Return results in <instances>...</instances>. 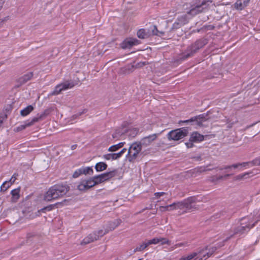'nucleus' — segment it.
I'll return each mask as SVG.
<instances>
[{"label":"nucleus","instance_id":"nucleus-1","mask_svg":"<svg viewBox=\"0 0 260 260\" xmlns=\"http://www.w3.org/2000/svg\"><path fill=\"white\" fill-rule=\"evenodd\" d=\"M69 187L66 185H56L51 187L44 194L43 200L50 202L63 197L68 192Z\"/></svg>","mask_w":260,"mask_h":260},{"label":"nucleus","instance_id":"nucleus-2","mask_svg":"<svg viewBox=\"0 0 260 260\" xmlns=\"http://www.w3.org/2000/svg\"><path fill=\"white\" fill-rule=\"evenodd\" d=\"M213 251V248L211 250L206 247L198 251L184 255L180 257L179 260H206L211 255Z\"/></svg>","mask_w":260,"mask_h":260},{"label":"nucleus","instance_id":"nucleus-3","mask_svg":"<svg viewBox=\"0 0 260 260\" xmlns=\"http://www.w3.org/2000/svg\"><path fill=\"white\" fill-rule=\"evenodd\" d=\"M198 202L197 198L195 197H191L181 201L175 202L176 210L186 209L187 210L193 211L197 208L194 206V204Z\"/></svg>","mask_w":260,"mask_h":260},{"label":"nucleus","instance_id":"nucleus-4","mask_svg":"<svg viewBox=\"0 0 260 260\" xmlns=\"http://www.w3.org/2000/svg\"><path fill=\"white\" fill-rule=\"evenodd\" d=\"M188 131L187 128L182 127L170 131L167 135L169 141H179L187 136Z\"/></svg>","mask_w":260,"mask_h":260},{"label":"nucleus","instance_id":"nucleus-5","mask_svg":"<svg viewBox=\"0 0 260 260\" xmlns=\"http://www.w3.org/2000/svg\"><path fill=\"white\" fill-rule=\"evenodd\" d=\"M142 144L140 142H135L132 143L129 147L127 158L129 161H134L138 156L141 152Z\"/></svg>","mask_w":260,"mask_h":260},{"label":"nucleus","instance_id":"nucleus-6","mask_svg":"<svg viewBox=\"0 0 260 260\" xmlns=\"http://www.w3.org/2000/svg\"><path fill=\"white\" fill-rule=\"evenodd\" d=\"M116 174V171L114 170L111 172H109L98 176H94L93 177H91L90 179L91 180L93 186H94L97 184H100L105 181L108 180L110 178L115 176Z\"/></svg>","mask_w":260,"mask_h":260},{"label":"nucleus","instance_id":"nucleus-7","mask_svg":"<svg viewBox=\"0 0 260 260\" xmlns=\"http://www.w3.org/2000/svg\"><path fill=\"white\" fill-rule=\"evenodd\" d=\"M74 86V84L70 81H67L63 83L57 85L54 91L50 93L51 95H57L60 93L62 91L72 88Z\"/></svg>","mask_w":260,"mask_h":260},{"label":"nucleus","instance_id":"nucleus-8","mask_svg":"<svg viewBox=\"0 0 260 260\" xmlns=\"http://www.w3.org/2000/svg\"><path fill=\"white\" fill-rule=\"evenodd\" d=\"M212 2L211 1H202L201 3L196 4L195 5L193 6L191 9L188 12V14L191 15H196L203 11L204 9L206 7H204V6L207 5V3Z\"/></svg>","mask_w":260,"mask_h":260},{"label":"nucleus","instance_id":"nucleus-9","mask_svg":"<svg viewBox=\"0 0 260 260\" xmlns=\"http://www.w3.org/2000/svg\"><path fill=\"white\" fill-rule=\"evenodd\" d=\"M93 187L90 178L82 179L78 183L77 188L81 191H86Z\"/></svg>","mask_w":260,"mask_h":260},{"label":"nucleus","instance_id":"nucleus-10","mask_svg":"<svg viewBox=\"0 0 260 260\" xmlns=\"http://www.w3.org/2000/svg\"><path fill=\"white\" fill-rule=\"evenodd\" d=\"M252 162H243L242 163H236L233 164L232 165L226 166L223 168H221L220 170H226L228 171H231L232 169H238L239 170H241L242 168H249V166L250 164H251Z\"/></svg>","mask_w":260,"mask_h":260},{"label":"nucleus","instance_id":"nucleus-11","mask_svg":"<svg viewBox=\"0 0 260 260\" xmlns=\"http://www.w3.org/2000/svg\"><path fill=\"white\" fill-rule=\"evenodd\" d=\"M138 130L136 128H127L126 127H123L121 130H117L116 134L113 135V138H117L125 133H128L129 135H136L138 133Z\"/></svg>","mask_w":260,"mask_h":260},{"label":"nucleus","instance_id":"nucleus-12","mask_svg":"<svg viewBox=\"0 0 260 260\" xmlns=\"http://www.w3.org/2000/svg\"><path fill=\"white\" fill-rule=\"evenodd\" d=\"M139 43L136 39L127 38L125 39L120 44V47L124 49L131 48L134 45Z\"/></svg>","mask_w":260,"mask_h":260},{"label":"nucleus","instance_id":"nucleus-13","mask_svg":"<svg viewBox=\"0 0 260 260\" xmlns=\"http://www.w3.org/2000/svg\"><path fill=\"white\" fill-rule=\"evenodd\" d=\"M126 148H123L119 152L116 153H109L103 155V158L107 160L118 159L125 152Z\"/></svg>","mask_w":260,"mask_h":260},{"label":"nucleus","instance_id":"nucleus-14","mask_svg":"<svg viewBox=\"0 0 260 260\" xmlns=\"http://www.w3.org/2000/svg\"><path fill=\"white\" fill-rule=\"evenodd\" d=\"M230 176V174H225L224 175H215L209 176L208 178V181L214 183V184H218L220 181L223 180L224 178L228 177Z\"/></svg>","mask_w":260,"mask_h":260},{"label":"nucleus","instance_id":"nucleus-15","mask_svg":"<svg viewBox=\"0 0 260 260\" xmlns=\"http://www.w3.org/2000/svg\"><path fill=\"white\" fill-rule=\"evenodd\" d=\"M187 22L186 16L185 15L179 17L173 23L172 29H175L180 28Z\"/></svg>","mask_w":260,"mask_h":260},{"label":"nucleus","instance_id":"nucleus-16","mask_svg":"<svg viewBox=\"0 0 260 260\" xmlns=\"http://www.w3.org/2000/svg\"><path fill=\"white\" fill-rule=\"evenodd\" d=\"M98 240V236L93 232L89 234L81 242V244L84 245Z\"/></svg>","mask_w":260,"mask_h":260},{"label":"nucleus","instance_id":"nucleus-17","mask_svg":"<svg viewBox=\"0 0 260 260\" xmlns=\"http://www.w3.org/2000/svg\"><path fill=\"white\" fill-rule=\"evenodd\" d=\"M204 137L203 135L197 132H193L190 135L189 141L191 142L198 143L204 140Z\"/></svg>","mask_w":260,"mask_h":260},{"label":"nucleus","instance_id":"nucleus-18","mask_svg":"<svg viewBox=\"0 0 260 260\" xmlns=\"http://www.w3.org/2000/svg\"><path fill=\"white\" fill-rule=\"evenodd\" d=\"M49 110H45L42 113L38 114L36 117H34L31 121L34 124L36 122L45 118L49 114Z\"/></svg>","mask_w":260,"mask_h":260},{"label":"nucleus","instance_id":"nucleus-19","mask_svg":"<svg viewBox=\"0 0 260 260\" xmlns=\"http://www.w3.org/2000/svg\"><path fill=\"white\" fill-rule=\"evenodd\" d=\"M157 137L156 134H153L148 137H146L142 139V144L145 146L149 145L153 141H154Z\"/></svg>","mask_w":260,"mask_h":260},{"label":"nucleus","instance_id":"nucleus-20","mask_svg":"<svg viewBox=\"0 0 260 260\" xmlns=\"http://www.w3.org/2000/svg\"><path fill=\"white\" fill-rule=\"evenodd\" d=\"M250 0H238L235 4V7L241 10L246 7L249 3Z\"/></svg>","mask_w":260,"mask_h":260},{"label":"nucleus","instance_id":"nucleus-21","mask_svg":"<svg viewBox=\"0 0 260 260\" xmlns=\"http://www.w3.org/2000/svg\"><path fill=\"white\" fill-rule=\"evenodd\" d=\"M121 222V221L119 219H116L112 221H110L108 224L107 230L109 231L114 230L115 228L118 226Z\"/></svg>","mask_w":260,"mask_h":260},{"label":"nucleus","instance_id":"nucleus-22","mask_svg":"<svg viewBox=\"0 0 260 260\" xmlns=\"http://www.w3.org/2000/svg\"><path fill=\"white\" fill-rule=\"evenodd\" d=\"M20 188H16L13 189L11 191L12 201L13 202H16L20 197Z\"/></svg>","mask_w":260,"mask_h":260},{"label":"nucleus","instance_id":"nucleus-23","mask_svg":"<svg viewBox=\"0 0 260 260\" xmlns=\"http://www.w3.org/2000/svg\"><path fill=\"white\" fill-rule=\"evenodd\" d=\"M135 68H136L134 65H128L125 67L122 68L121 69V73L124 74H129L132 73Z\"/></svg>","mask_w":260,"mask_h":260},{"label":"nucleus","instance_id":"nucleus-24","mask_svg":"<svg viewBox=\"0 0 260 260\" xmlns=\"http://www.w3.org/2000/svg\"><path fill=\"white\" fill-rule=\"evenodd\" d=\"M250 174H251V172H246L239 174L234 177V180L236 181H241L247 179L249 177Z\"/></svg>","mask_w":260,"mask_h":260},{"label":"nucleus","instance_id":"nucleus-25","mask_svg":"<svg viewBox=\"0 0 260 260\" xmlns=\"http://www.w3.org/2000/svg\"><path fill=\"white\" fill-rule=\"evenodd\" d=\"M107 168V165L104 162H100L96 164L95 169L97 172H101L105 170Z\"/></svg>","mask_w":260,"mask_h":260},{"label":"nucleus","instance_id":"nucleus-26","mask_svg":"<svg viewBox=\"0 0 260 260\" xmlns=\"http://www.w3.org/2000/svg\"><path fill=\"white\" fill-rule=\"evenodd\" d=\"M33 124L32 122L30 121L29 122H26L25 124L21 125L14 129V131L15 132H19L22 131L25 129L27 127L30 126L32 125Z\"/></svg>","mask_w":260,"mask_h":260},{"label":"nucleus","instance_id":"nucleus-27","mask_svg":"<svg viewBox=\"0 0 260 260\" xmlns=\"http://www.w3.org/2000/svg\"><path fill=\"white\" fill-rule=\"evenodd\" d=\"M125 142H120L118 144L112 145L108 148V151L109 152L116 151L119 149L120 148H122Z\"/></svg>","mask_w":260,"mask_h":260},{"label":"nucleus","instance_id":"nucleus-28","mask_svg":"<svg viewBox=\"0 0 260 260\" xmlns=\"http://www.w3.org/2000/svg\"><path fill=\"white\" fill-rule=\"evenodd\" d=\"M34 110V107L31 106L29 105L26 108H25L24 109L20 111V114L22 116H25L28 115L32 110Z\"/></svg>","mask_w":260,"mask_h":260},{"label":"nucleus","instance_id":"nucleus-29","mask_svg":"<svg viewBox=\"0 0 260 260\" xmlns=\"http://www.w3.org/2000/svg\"><path fill=\"white\" fill-rule=\"evenodd\" d=\"M109 232V230H107V229H100L98 231L93 232L94 234H95L96 236H98V240L100 239V238L102 237L107 233Z\"/></svg>","mask_w":260,"mask_h":260},{"label":"nucleus","instance_id":"nucleus-30","mask_svg":"<svg viewBox=\"0 0 260 260\" xmlns=\"http://www.w3.org/2000/svg\"><path fill=\"white\" fill-rule=\"evenodd\" d=\"M137 36L140 39H145L148 37V34L144 29H141L137 32Z\"/></svg>","mask_w":260,"mask_h":260},{"label":"nucleus","instance_id":"nucleus-31","mask_svg":"<svg viewBox=\"0 0 260 260\" xmlns=\"http://www.w3.org/2000/svg\"><path fill=\"white\" fill-rule=\"evenodd\" d=\"M82 174L84 175H92L93 173V170L92 167H84L81 168Z\"/></svg>","mask_w":260,"mask_h":260},{"label":"nucleus","instance_id":"nucleus-32","mask_svg":"<svg viewBox=\"0 0 260 260\" xmlns=\"http://www.w3.org/2000/svg\"><path fill=\"white\" fill-rule=\"evenodd\" d=\"M158 244H159L160 245H163L165 244H167L168 245H170L171 244V241L169 240L168 238H164V237H158Z\"/></svg>","mask_w":260,"mask_h":260},{"label":"nucleus","instance_id":"nucleus-33","mask_svg":"<svg viewBox=\"0 0 260 260\" xmlns=\"http://www.w3.org/2000/svg\"><path fill=\"white\" fill-rule=\"evenodd\" d=\"M149 245V244H148V241L143 242L139 246L137 247L135 249V251H142L144 250L145 248H146Z\"/></svg>","mask_w":260,"mask_h":260},{"label":"nucleus","instance_id":"nucleus-34","mask_svg":"<svg viewBox=\"0 0 260 260\" xmlns=\"http://www.w3.org/2000/svg\"><path fill=\"white\" fill-rule=\"evenodd\" d=\"M11 184L10 182H5L1 186V190L6 191L10 186Z\"/></svg>","mask_w":260,"mask_h":260},{"label":"nucleus","instance_id":"nucleus-35","mask_svg":"<svg viewBox=\"0 0 260 260\" xmlns=\"http://www.w3.org/2000/svg\"><path fill=\"white\" fill-rule=\"evenodd\" d=\"M158 237H155L151 240H148V244L150 245L151 244H158Z\"/></svg>","mask_w":260,"mask_h":260},{"label":"nucleus","instance_id":"nucleus-36","mask_svg":"<svg viewBox=\"0 0 260 260\" xmlns=\"http://www.w3.org/2000/svg\"><path fill=\"white\" fill-rule=\"evenodd\" d=\"M82 174L81 170L80 168V169L76 170V171H75V172L73 174V177L74 178H77Z\"/></svg>","mask_w":260,"mask_h":260},{"label":"nucleus","instance_id":"nucleus-37","mask_svg":"<svg viewBox=\"0 0 260 260\" xmlns=\"http://www.w3.org/2000/svg\"><path fill=\"white\" fill-rule=\"evenodd\" d=\"M211 169H208L207 167H202L198 169L197 172L199 173H203L204 172H206L207 171H210Z\"/></svg>","mask_w":260,"mask_h":260},{"label":"nucleus","instance_id":"nucleus-38","mask_svg":"<svg viewBox=\"0 0 260 260\" xmlns=\"http://www.w3.org/2000/svg\"><path fill=\"white\" fill-rule=\"evenodd\" d=\"M32 75H26L23 76L21 79L23 80L22 83H25L29 80L31 77Z\"/></svg>","mask_w":260,"mask_h":260},{"label":"nucleus","instance_id":"nucleus-39","mask_svg":"<svg viewBox=\"0 0 260 260\" xmlns=\"http://www.w3.org/2000/svg\"><path fill=\"white\" fill-rule=\"evenodd\" d=\"M167 206L168 208V211H172L176 210L175 203H174L172 204H170L169 205H167Z\"/></svg>","mask_w":260,"mask_h":260},{"label":"nucleus","instance_id":"nucleus-40","mask_svg":"<svg viewBox=\"0 0 260 260\" xmlns=\"http://www.w3.org/2000/svg\"><path fill=\"white\" fill-rule=\"evenodd\" d=\"M165 194V192H156L154 193V198H153L154 199H159L160 197L162 196L163 195H164Z\"/></svg>","mask_w":260,"mask_h":260},{"label":"nucleus","instance_id":"nucleus-41","mask_svg":"<svg viewBox=\"0 0 260 260\" xmlns=\"http://www.w3.org/2000/svg\"><path fill=\"white\" fill-rule=\"evenodd\" d=\"M53 206L52 205H50L42 209L40 211H39V212L42 211L43 212H45L46 210L51 211L53 209Z\"/></svg>","mask_w":260,"mask_h":260},{"label":"nucleus","instance_id":"nucleus-42","mask_svg":"<svg viewBox=\"0 0 260 260\" xmlns=\"http://www.w3.org/2000/svg\"><path fill=\"white\" fill-rule=\"evenodd\" d=\"M159 210L161 212L168 211V208L167 206H160L159 207Z\"/></svg>","mask_w":260,"mask_h":260},{"label":"nucleus","instance_id":"nucleus-43","mask_svg":"<svg viewBox=\"0 0 260 260\" xmlns=\"http://www.w3.org/2000/svg\"><path fill=\"white\" fill-rule=\"evenodd\" d=\"M187 243L182 242V243H179L176 244L175 245V246L176 248H179V247H181L185 246H187Z\"/></svg>","mask_w":260,"mask_h":260},{"label":"nucleus","instance_id":"nucleus-44","mask_svg":"<svg viewBox=\"0 0 260 260\" xmlns=\"http://www.w3.org/2000/svg\"><path fill=\"white\" fill-rule=\"evenodd\" d=\"M144 65H145V62H140L138 63L136 65L135 68H141V67L144 66Z\"/></svg>","mask_w":260,"mask_h":260},{"label":"nucleus","instance_id":"nucleus-45","mask_svg":"<svg viewBox=\"0 0 260 260\" xmlns=\"http://www.w3.org/2000/svg\"><path fill=\"white\" fill-rule=\"evenodd\" d=\"M193 142H191L190 141H189V142H187L185 143V145L186 146V147L188 148H191L193 147V145L192 144Z\"/></svg>","mask_w":260,"mask_h":260},{"label":"nucleus","instance_id":"nucleus-46","mask_svg":"<svg viewBox=\"0 0 260 260\" xmlns=\"http://www.w3.org/2000/svg\"><path fill=\"white\" fill-rule=\"evenodd\" d=\"M16 179V177H15L14 175H13L10 180V184L12 185L15 182Z\"/></svg>","mask_w":260,"mask_h":260},{"label":"nucleus","instance_id":"nucleus-47","mask_svg":"<svg viewBox=\"0 0 260 260\" xmlns=\"http://www.w3.org/2000/svg\"><path fill=\"white\" fill-rule=\"evenodd\" d=\"M4 0H0V10L3 7V4H4Z\"/></svg>","mask_w":260,"mask_h":260},{"label":"nucleus","instance_id":"nucleus-48","mask_svg":"<svg viewBox=\"0 0 260 260\" xmlns=\"http://www.w3.org/2000/svg\"><path fill=\"white\" fill-rule=\"evenodd\" d=\"M254 164L256 165H260V159L259 160H255Z\"/></svg>","mask_w":260,"mask_h":260},{"label":"nucleus","instance_id":"nucleus-49","mask_svg":"<svg viewBox=\"0 0 260 260\" xmlns=\"http://www.w3.org/2000/svg\"><path fill=\"white\" fill-rule=\"evenodd\" d=\"M195 120L193 118H191L190 119V120H186V121H184V122H188L189 121H194Z\"/></svg>","mask_w":260,"mask_h":260},{"label":"nucleus","instance_id":"nucleus-50","mask_svg":"<svg viewBox=\"0 0 260 260\" xmlns=\"http://www.w3.org/2000/svg\"><path fill=\"white\" fill-rule=\"evenodd\" d=\"M244 226L240 227V230H239V232L241 231V230H243V229H244ZM238 232H239V231H238ZM237 233H238V232H237Z\"/></svg>","mask_w":260,"mask_h":260},{"label":"nucleus","instance_id":"nucleus-51","mask_svg":"<svg viewBox=\"0 0 260 260\" xmlns=\"http://www.w3.org/2000/svg\"><path fill=\"white\" fill-rule=\"evenodd\" d=\"M190 56V55L189 54H188L186 56V57H189Z\"/></svg>","mask_w":260,"mask_h":260},{"label":"nucleus","instance_id":"nucleus-52","mask_svg":"<svg viewBox=\"0 0 260 260\" xmlns=\"http://www.w3.org/2000/svg\"><path fill=\"white\" fill-rule=\"evenodd\" d=\"M138 260H141V259H138Z\"/></svg>","mask_w":260,"mask_h":260}]
</instances>
